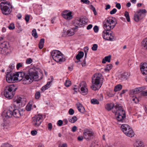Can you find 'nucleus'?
<instances>
[{
  "label": "nucleus",
  "instance_id": "f257e3e1",
  "mask_svg": "<svg viewBox=\"0 0 147 147\" xmlns=\"http://www.w3.org/2000/svg\"><path fill=\"white\" fill-rule=\"evenodd\" d=\"M40 79L38 74V71L34 68H30L28 73L24 76L23 80L24 84H29L31 83L33 81H38Z\"/></svg>",
  "mask_w": 147,
  "mask_h": 147
},
{
  "label": "nucleus",
  "instance_id": "f03ea898",
  "mask_svg": "<svg viewBox=\"0 0 147 147\" xmlns=\"http://www.w3.org/2000/svg\"><path fill=\"white\" fill-rule=\"evenodd\" d=\"M103 79V77L101 74H95L92 78V85L91 86V88L94 90H98L102 84Z\"/></svg>",
  "mask_w": 147,
  "mask_h": 147
},
{
  "label": "nucleus",
  "instance_id": "7ed1b4c3",
  "mask_svg": "<svg viewBox=\"0 0 147 147\" xmlns=\"http://www.w3.org/2000/svg\"><path fill=\"white\" fill-rule=\"evenodd\" d=\"M113 112L115 114L116 119L119 122H123V119L125 117V113L122 107H115L113 109Z\"/></svg>",
  "mask_w": 147,
  "mask_h": 147
},
{
  "label": "nucleus",
  "instance_id": "20e7f679",
  "mask_svg": "<svg viewBox=\"0 0 147 147\" xmlns=\"http://www.w3.org/2000/svg\"><path fill=\"white\" fill-rule=\"evenodd\" d=\"M115 18L109 17L105 20L103 22L105 30H111L114 28L117 23Z\"/></svg>",
  "mask_w": 147,
  "mask_h": 147
},
{
  "label": "nucleus",
  "instance_id": "39448f33",
  "mask_svg": "<svg viewBox=\"0 0 147 147\" xmlns=\"http://www.w3.org/2000/svg\"><path fill=\"white\" fill-rule=\"evenodd\" d=\"M84 24L83 21L80 18H79L75 20L73 23V25L75 27L68 30L67 32V35L69 36L73 35L75 34V30L78 28L79 27H82Z\"/></svg>",
  "mask_w": 147,
  "mask_h": 147
},
{
  "label": "nucleus",
  "instance_id": "423d86ee",
  "mask_svg": "<svg viewBox=\"0 0 147 147\" xmlns=\"http://www.w3.org/2000/svg\"><path fill=\"white\" fill-rule=\"evenodd\" d=\"M16 89L13 84L7 86L5 89L4 95L5 97L9 99L12 98Z\"/></svg>",
  "mask_w": 147,
  "mask_h": 147
},
{
  "label": "nucleus",
  "instance_id": "0eeeda50",
  "mask_svg": "<svg viewBox=\"0 0 147 147\" xmlns=\"http://www.w3.org/2000/svg\"><path fill=\"white\" fill-rule=\"evenodd\" d=\"M1 8L3 14H9L12 11V7L10 3L7 1L3 2L0 4Z\"/></svg>",
  "mask_w": 147,
  "mask_h": 147
},
{
  "label": "nucleus",
  "instance_id": "6e6552de",
  "mask_svg": "<svg viewBox=\"0 0 147 147\" xmlns=\"http://www.w3.org/2000/svg\"><path fill=\"white\" fill-rule=\"evenodd\" d=\"M121 129L123 133L128 137H132L135 135V133L132 129L127 124H122L121 126Z\"/></svg>",
  "mask_w": 147,
  "mask_h": 147
},
{
  "label": "nucleus",
  "instance_id": "1a4fd4ad",
  "mask_svg": "<svg viewBox=\"0 0 147 147\" xmlns=\"http://www.w3.org/2000/svg\"><path fill=\"white\" fill-rule=\"evenodd\" d=\"M51 55L53 59L57 62H63L65 60V58L62 56V54L60 51L58 50L53 51Z\"/></svg>",
  "mask_w": 147,
  "mask_h": 147
},
{
  "label": "nucleus",
  "instance_id": "9d476101",
  "mask_svg": "<svg viewBox=\"0 0 147 147\" xmlns=\"http://www.w3.org/2000/svg\"><path fill=\"white\" fill-rule=\"evenodd\" d=\"M42 120L43 116L39 114L35 115L32 118V123L33 125L35 127H38L40 125Z\"/></svg>",
  "mask_w": 147,
  "mask_h": 147
},
{
  "label": "nucleus",
  "instance_id": "9b49d317",
  "mask_svg": "<svg viewBox=\"0 0 147 147\" xmlns=\"http://www.w3.org/2000/svg\"><path fill=\"white\" fill-rule=\"evenodd\" d=\"M146 11L145 9H141L138 10L135 14L134 19L136 22H138L142 19V15L143 14L146 13Z\"/></svg>",
  "mask_w": 147,
  "mask_h": 147
},
{
  "label": "nucleus",
  "instance_id": "f8f14e48",
  "mask_svg": "<svg viewBox=\"0 0 147 147\" xmlns=\"http://www.w3.org/2000/svg\"><path fill=\"white\" fill-rule=\"evenodd\" d=\"M6 79L7 82L9 83H13L15 82V74L12 72L7 71L6 73Z\"/></svg>",
  "mask_w": 147,
  "mask_h": 147
},
{
  "label": "nucleus",
  "instance_id": "ddd939ff",
  "mask_svg": "<svg viewBox=\"0 0 147 147\" xmlns=\"http://www.w3.org/2000/svg\"><path fill=\"white\" fill-rule=\"evenodd\" d=\"M130 74L127 72H124L118 75L116 77V80L119 82L126 80L129 76Z\"/></svg>",
  "mask_w": 147,
  "mask_h": 147
},
{
  "label": "nucleus",
  "instance_id": "4468645a",
  "mask_svg": "<svg viewBox=\"0 0 147 147\" xmlns=\"http://www.w3.org/2000/svg\"><path fill=\"white\" fill-rule=\"evenodd\" d=\"M84 138L88 140H90L93 138L94 136V133L88 129H85L83 133Z\"/></svg>",
  "mask_w": 147,
  "mask_h": 147
},
{
  "label": "nucleus",
  "instance_id": "2eb2a0df",
  "mask_svg": "<svg viewBox=\"0 0 147 147\" xmlns=\"http://www.w3.org/2000/svg\"><path fill=\"white\" fill-rule=\"evenodd\" d=\"M80 88L81 93L83 95H86L88 93V90L86 82H81L79 85Z\"/></svg>",
  "mask_w": 147,
  "mask_h": 147
},
{
  "label": "nucleus",
  "instance_id": "dca6fc26",
  "mask_svg": "<svg viewBox=\"0 0 147 147\" xmlns=\"http://www.w3.org/2000/svg\"><path fill=\"white\" fill-rule=\"evenodd\" d=\"M13 116L16 118H19L21 117L23 114V112L22 111L16 109L15 105H13Z\"/></svg>",
  "mask_w": 147,
  "mask_h": 147
},
{
  "label": "nucleus",
  "instance_id": "f3484780",
  "mask_svg": "<svg viewBox=\"0 0 147 147\" xmlns=\"http://www.w3.org/2000/svg\"><path fill=\"white\" fill-rule=\"evenodd\" d=\"M8 43L6 42L1 43L0 45V53L4 54L7 50Z\"/></svg>",
  "mask_w": 147,
  "mask_h": 147
},
{
  "label": "nucleus",
  "instance_id": "a211bd4d",
  "mask_svg": "<svg viewBox=\"0 0 147 147\" xmlns=\"http://www.w3.org/2000/svg\"><path fill=\"white\" fill-rule=\"evenodd\" d=\"M15 81H20L22 80V82H23V80L24 78V76L25 75V74L24 72H19L15 74Z\"/></svg>",
  "mask_w": 147,
  "mask_h": 147
},
{
  "label": "nucleus",
  "instance_id": "6ab92c4d",
  "mask_svg": "<svg viewBox=\"0 0 147 147\" xmlns=\"http://www.w3.org/2000/svg\"><path fill=\"white\" fill-rule=\"evenodd\" d=\"M71 14V12H68L67 11H63L62 13V15L64 18L68 20H69L73 18V16Z\"/></svg>",
  "mask_w": 147,
  "mask_h": 147
},
{
  "label": "nucleus",
  "instance_id": "aec40b11",
  "mask_svg": "<svg viewBox=\"0 0 147 147\" xmlns=\"http://www.w3.org/2000/svg\"><path fill=\"white\" fill-rule=\"evenodd\" d=\"M71 14V12H68L67 11H63L62 13V15L64 18L68 20H69L73 18V16Z\"/></svg>",
  "mask_w": 147,
  "mask_h": 147
},
{
  "label": "nucleus",
  "instance_id": "412c9836",
  "mask_svg": "<svg viewBox=\"0 0 147 147\" xmlns=\"http://www.w3.org/2000/svg\"><path fill=\"white\" fill-rule=\"evenodd\" d=\"M13 105L9 107V110L6 112L5 115V116L6 118L11 117L13 116Z\"/></svg>",
  "mask_w": 147,
  "mask_h": 147
},
{
  "label": "nucleus",
  "instance_id": "4be33fe9",
  "mask_svg": "<svg viewBox=\"0 0 147 147\" xmlns=\"http://www.w3.org/2000/svg\"><path fill=\"white\" fill-rule=\"evenodd\" d=\"M140 70L142 74L144 75H147V63H143L140 67Z\"/></svg>",
  "mask_w": 147,
  "mask_h": 147
},
{
  "label": "nucleus",
  "instance_id": "5701e85b",
  "mask_svg": "<svg viewBox=\"0 0 147 147\" xmlns=\"http://www.w3.org/2000/svg\"><path fill=\"white\" fill-rule=\"evenodd\" d=\"M110 30H104L102 32V37L105 40H109V36L110 35V33L109 34L108 32Z\"/></svg>",
  "mask_w": 147,
  "mask_h": 147
},
{
  "label": "nucleus",
  "instance_id": "b1692460",
  "mask_svg": "<svg viewBox=\"0 0 147 147\" xmlns=\"http://www.w3.org/2000/svg\"><path fill=\"white\" fill-rule=\"evenodd\" d=\"M76 105L79 111L82 113H84L85 112V108L81 104L78 103L76 104Z\"/></svg>",
  "mask_w": 147,
  "mask_h": 147
},
{
  "label": "nucleus",
  "instance_id": "393cba45",
  "mask_svg": "<svg viewBox=\"0 0 147 147\" xmlns=\"http://www.w3.org/2000/svg\"><path fill=\"white\" fill-rule=\"evenodd\" d=\"M114 105L113 103H111L110 104H107L106 106H105V108L108 111H110L111 110V109H112V110H113V109L115 106H119V105H117L115 106V107H114Z\"/></svg>",
  "mask_w": 147,
  "mask_h": 147
},
{
  "label": "nucleus",
  "instance_id": "a878e982",
  "mask_svg": "<svg viewBox=\"0 0 147 147\" xmlns=\"http://www.w3.org/2000/svg\"><path fill=\"white\" fill-rule=\"evenodd\" d=\"M84 52L82 51H80L76 56V58L77 60L80 61V59L84 56Z\"/></svg>",
  "mask_w": 147,
  "mask_h": 147
},
{
  "label": "nucleus",
  "instance_id": "bb28decb",
  "mask_svg": "<svg viewBox=\"0 0 147 147\" xmlns=\"http://www.w3.org/2000/svg\"><path fill=\"white\" fill-rule=\"evenodd\" d=\"M111 56V55H108L107 56L105 57L104 59H103L102 61V63H105L106 61L108 62H110Z\"/></svg>",
  "mask_w": 147,
  "mask_h": 147
},
{
  "label": "nucleus",
  "instance_id": "cd10ccee",
  "mask_svg": "<svg viewBox=\"0 0 147 147\" xmlns=\"http://www.w3.org/2000/svg\"><path fill=\"white\" fill-rule=\"evenodd\" d=\"M78 119L76 116H74L72 117H69L68 118L69 121L72 123H74Z\"/></svg>",
  "mask_w": 147,
  "mask_h": 147
},
{
  "label": "nucleus",
  "instance_id": "c85d7f7f",
  "mask_svg": "<svg viewBox=\"0 0 147 147\" xmlns=\"http://www.w3.org/2000/svg\"><path fill=\"white\" fill-rule=\"evenodd\" d=\"M142 46L145 49H147V38L144 39L142 42Z\"/></svg>",
  "mask_w": 147,
  "mask_h": 147
},
{
  "label": "nucleus",
  "instance_id": "c756f323",
  "mask_svg": "<svg viewBox=\"0 0 147 147\" xmlns=\"http://www.w3.org/2000/svg\"><path fill=\"white\" fill-rule=\"evenodd\" d=\"M44 41L45 40L43 38H42L40 40L38 45L39 48L40 49H41L43 48Z\"/></svg>",
  "mask_w": 147,
  "mask_h": 147
},
{
  "label": "nucleus",
  "instance_id": "7c9ffc66",
  "mask_svg": "<svg viewBox=\"0 0 147 147\" xmlns=\"http://www.w3.org/2000/svg\"><path fill=\"white\" fill-rule=\"evenodd\" d=\"M143 145V143L141 141H138L135 143L134 146L135 147H142Z\"/></svg>",
  "mask_w": 147,
  "mask_h": 147
},
{
  "label": "nucleus",
  "instance_id": "2f4dec72",
  "mask_svg": "<svg viewBox=\"0 0 147 147\" xmlns=\"http://www.w3.org/2000/svg\"><path fill=\"white\" fill-rule=\"evenodd\" d=\"M122 88V86L121 84H119L115 86L114 88V91L115 92L121 90Z\"/></svg>",
  "mask_w": 147,
  "mask_h": 147
},
{
  "label": "nucleus",
  "instance_id": "473e14b6",
  "mask_svg": "<svg viewBox=\"0 0 147 147\" xmlns=\"http://www.w3.org/2000/svg\"><path fill=\"white\" fill-rule=\"evenodd\" d=\"M22 99L21 97L18 96L16 98L14 104H15L16 103L18 104L21 102L22 101Z\"/></svg>",
  "mask_w": 147,
  "mask_h": 147
},
{
  "label": "nucleus",
  "instance_id": "72a5a7b5",
  "mask_svg": "<svg viewBox=\"0 0 147 147\" xmlns=\"http://www.w3.org/2000/svg\"><path fill=\"white\" fill-rule=\"evenodd\" d=\"M50 84V82H48L41 89V90L42 91H43L45 90H46L49 87V86Z\"/></svg>",
  "mask_w": 147,
  "mask_h": 147
},
{
  "label": "nucleus",
  "instance_id": "f704fd0d",
  "mask_svg": "<svg viewBox=\"0 0 147 147\" xmlns=\"http://www.w3.org/2000/svg\"><path fill=\"white\" fill-rule=\"evenodd\" d=\"M112 65L111 64H109L107 65L106 67L104 69V70L106 71H110L112 68Z\"/></svg>",
  "mask_w": 147,
  "mask_h": 147
},
{
  "label": "nucleus",
  "instance_id": "c9c22d12",
  "mask_svg": "<svg viewBox=\"0 0 147 147\" xmlns=\"http://www.w3.org/2000/svg\"><path fill=\"white\" fill-rule=\"evenodd\" d=\"M32 107V104H30V102L27 105L26 107V110L28 111H30L31 110Z\"/></svg>",
  "mask_w": 147,
  "mask_h": 147
},
{
  "label": "nucleus",
  "instance_id": "e433bc0d",
  "mask_svg": "<svg viewBox=\"0 0 147 147\" xmlns=\"http://www.w3.org/2000/svg\"><path fill=\"white\" fill-rule=\"evenodd\" d=\"M124 16L126 17L127 21L128 22H129L130 21V19L128 12L125 11L124 13Z\"/></svg>",
  "mask_w": 147,
  "mask_h": 147
},
{
  "label": "nucleus",
  "instance_id": "4c0bfd02",
  "mask_svg": "<svg viewBox=\"0 0 147 147\" xmlns=\"http://www.w3.org/2000/svg\"><path fill=\"white\" fill-rule=\"evenodd\" d=\"M141 90V88H136L133 90L134 94H136L139 93Z\"/></svg>",
  "mask_w": 147,
  "mask_h": 147
},
{
  "label": "nucleus",
  "instance_id": "58836bf2",
  "mask_svg": "<svg viewBox=\"0 0 147 147\" xmlns=\"http://www.w3.org/2000/svg\"><path fill=\"white\" fill-rule=\"evenodd\" d=\"M32 35L35 38H37L38 37V36L35 29H34L32 32Z\"/></svg>",
  "mask_w": 147,
  "mask_h": 147
},
{
  "label": "nucleus",
  "instance_id": "ea45409f",
  "mask_svg": "<svg viewBox=\"0 0 147 147\" xmlns=\"http://www.w3.org/2000/svg\"><path fill=\"white\" fill-rule=\"evenodd\" d=\"M91 103L93 104H98L99 102L95 98H93L91 100Z\"/></svg>",
  "mask_w": 147,
  "mask_h": 147
},
{
  "label": "nucleus",
  "instance_id": "a19ab883",
  "mask_svg": "<svg viewBox=\"0 0 147 147\" xmlns=\"http://www.w3.org/2000/svg\"><path fill=\"white\" fill-rule=\"evenodd\" d=\"M109 40H107L112 41L115 40L114 38V35L113 33H110V35L109 36Z\"/></svg>",
  "mask_w": 147,
  "mask_h": 147
},
{
  "label": "nucleus",
  "instance_id": "79ce46f5",
  "mask_svg": "<svg viewBox=\"0 0 147 147\" xmlns=\"http://www.w3.org/2000/svg\"><path fill=\"white\" fill-rule=\"evenodd\" d=\"M40 94L39 92L38 91L36 92L35 94V98L38 99L40 96Z\"/></svg>",
  "mask_w": 147,
  "mask_h": 147
},
{
  "label": "nucleus",
  "instance_id": "37998d69",
  "mask_svg": "<svg viewBox=\"0 0 147 147\" xmlns=\"http://www.w3.org/2000/svg\"><path fill=\"white\" fill-rule=\"evenodd\" d=\"M89 49V48L88 47H86L84 48V50L85 53V58L87 57V53Z\"/></svg>",
  "mask_w": 147,
  "mask_h": 147
},
{
  "label": "nucleus",
  "instance_id": "c03bdc74",
  "mask_svg": "<svg viewBox=\"0 0 147 147\" xmlns=\"http://www.w3.org/2000/svg\"><path fill=\"white\" fill-rule=\"evenodd\" d=\"M132 100L135 103H137L139 101V99L136 97H132Z\"/></svg>",
  "mask_w": 147,
  "mask_h": 147
},
{
  "label": "nucleus",
  "instance_id": "a18cd8bd",
  "mask_svg": "<svg viewBox=\"0 0 147 147\" xmlns=\"http://www.w3.org/2000/svg\"><path fill=\"white\" fill-rule=\"evenodd\" d=\"M71 85V82L69 80H66L65 85L66 87H69Z\"/></svg>",
  "mask_w": 147,
  "mask_h": 147
},
{
  "label": "nucleus",
  "instance_id": "49530a36",
  "mask_svg": "<svg viewBox=\"0 0 147 147\" xmlns=\"http://www.w3.org/2000/svg\"><path fill=\"white\" fill-rule=\"evenodd\" d=\"M98 48V45L96 44H94L93 47H92V49L93 51H96L97 50Z\"/></svg>",
  "mask_w": 147,
  "mask_h": 147
},
{
  "label": "nucleus",
  "instance_id": "de8ad7c7",
  "mask_svg": "<svg viewBox=\"0 0 147 147\" xmlns=\"http://www.w3.org/2000/svg\"><path fill=\"white\" fill-rule=\"evenodd\" d=\"M32 59L30 58H29L26 60V63L27 64H30L32 63Z\"/></svg>",
  "mask_w": 147,
  "mask_h": 147
},
{
  "label": "nucleus",
  "instance_id": "09e8293b",
  "mask_svg": "<svg viewBox=\"0 0 147 147\" xmlns=\"http://www.w3.org/2000/svg\"><path fill=\"white\" fill-rule=\"evenodd\" d=\"M70 115H73L74 113V111L72 109H70L68 111Z\"/></svg>",
  "mask_w": 147,
  "mask_h": 147
},
{
  "label": "nucleus",
  "instance_id": "8fccbe9b",
  "mask_svg": "<svg viewBox=\"0 0 147 147\" xmlns=\"http://www.w3.org/2000/svg\"><path fill=\"white\" fill-rule=\"evenodd\" d=\"M63 123V121L61 120H59L57 122V125L59 126H62Z\"/></svg>",
  "mask_w": 147,
  "mask_h": 147
},
{
  "label": "nucleus",
  "instance_id": "3c124183",
  "mask_svg": "<svg viewBox=\"0 0 147 147\" xmlns=\"http://www.w3.org/2000/svg\"><path fill=\"white\" fill-rule=\"evenodd\" d=\"M81 1L84 3L89 4L90 3V1L88 0H81Z\"/></svg>",
  "mask_w": 147,
  "mask_h": 147
},
{
  "label": "nucleus",
  "instance_id": "603ef678",
  "mask_svg": "<svg viewBox=\"0 0 147 147\" xmlns=\"http://www.w3.org/2000/svg\"><path fill=\"white\" fill-rule=\"evenodd\" d=\"M117 11V10L115 8L113 9L110 12V13L111 14H113L115 13Z\"/></svg>",
  "mask_w": 147,
  "mask_h": 147
},
{
  "label": "nucleus",
  "instance_id": "864d4df0",
  "mask_svg": "<svg viewBox=\"0 0 147 147\" xmlns=\"http://www.w3.org/2000/svg\"><path fill=\"white\" fill-rule=\"evenodd\" d=\"M93 29L94 32L96 33L98 32V27L97 26H94L93 28Z\"/></svg>",
  "mask_w": 147,
  "mask_h": 147
},
{
  "label": "nucleus",
  "instance_id": "5fc2aeb1",
  "mask_svg": "<svg viewBox=\"0 0 147 147\" xmlns=\"http://www.w3.org/2000/svg\"><path fill=\"white\" fill-rule=\"evenodd\" d=\"M10 30H13L14 29L15 26L13 24H11L8 27Z\"/></svg>",
  "mask_w": 147,
  "mask_h": 147
},
{
  "label": "nucleus",
  "instance_id": "6e6d98bb",
  "mask_svg": "<svg viewBox=\"0 0 147 147\" xmlns=\"http://www.w3.org/2000/svg\"><path fill=\"white\" fill-rule=\"evenodd\" d=\"M22 66V63H18L16 66V68L17 69L20 68V67H21Z\"/></svg>",
  "mask_w": 147,
  "mask_h": 147
},
{
  "label": "nucleus",
  "instance_id": "4d7b16f0",
  "mask_svg": "<svg viewBox=\"0 0 147 147\" xmlns=\"http://www.w3.org/2000/svg\"><path fill=\"white\" fill-rule=\"evenodd\" d=\"M48 127L49 130H51L52 127V125L51 123H49L48 125Z\"/></svg>",
  "mask_w": 147,
  "mask_h": 147
},
{
  "label": "nucleus",
  "instance_id": "13d9d810",
  "mask_svg": "<svg viewBox=\"0 0 147 147\" xmlns=\"http://www.w3.org/2000/svg\"><path fill=\"white\" fill-rule=\"evenodd\" d=\"M25 19L26 22H28L30 19V16L29 15H26V16Z\"/></svg>",
  "mask_w": 147,
  "mask_h": 147
},
{
  "label": "nucleus",
  "instance_id": "bf43d9fd",
  "mask_svg": "<svg viewBox=\"0 0 147 147\" xmlns=\"http://www.w3.org/2000/svg\"><path fill=\"white\" fill-rule=\"evenodd\" d=\"M141 93L143 96H147V90L142 92Z\"/></svg>",
  "mask_w": 147,
  "mask_h": 147
},
{
  "label": "nucleus",
  "instance_id": "052dcab7",
  "mask_svg": "<svg viewBox=\"0 0 147 147\" xmlns=\"http://www.w3.org/2000/svg\"><path fill=\"white\" fill-rule=\"evenodd\" d=\"M116 3V4L115 6L118 9H120L121 8V5L119 3Z\"/></svg>",
  "mask_w": 147,
  "mask_h": 147
},
{
  "label": "nucleus",
  "instance_id": "680f3d73",
  "mask_svg": "<svg viewBox=\"0 0 147 147\" xmlns=\"http://www.w3.org/2000/svg\"><path fill=\"white\" fill-rule=\"evenodd\" d=\"M37 133V131L36 130L32 131H31V134L32 135H35Z\"/></svg>",
  "mask_w": 147,
  "mask_h": 147
},
{
  "label": "nucleus",
  "instance_id": "e2e57ef3",
  "mask_svg": "<svg viewBox=\"0 0 147 147\" xmlns=\"http://www.w3.org/2000/svg\"><path fill=\"white\" fill-rule=\"evenodd\" d=\"M127 90H123L120 93V95L121 96H122V95L124 94L126 92H127Z\"/></svg>",
  "mask_w": 147,
  "mask_h": 147
},
{
  "label": "nucleus",
  "instance_id": "0e129e2a",
  "mask_svg": "<svg viewBox=\"0 0 147 147\" xmlns=\"http://www.w3.org/2000/svg\"><path fill=\"white\" fill-rule=\"evenodd\" d=\"M77 129V128L76 126H74V127H73L71 131L73 132H75L76 131Z\"/></svg>",
  "mask_w": 147,
  "mask_h": 147
},
{
  "label": "nucleus",
  "instance_id": "69168bd1",
  "mask_svg": "<svg viewBox=\"0 0 147 147\" xmlns=\"http://www.w3.org/2000/svg\"><path fill=\"white\" fill-rule=\"evenodd\" d=\"M2 147H12V146L9 144H5Z\"/></svg>",
  "mask_w": 147,
  "mask_h": 147
},
{
  "label": "nucleus",
  "instance_id": "338daca9",
  "mask_svg": "<svg viewBox=\"0 0 147 147\" xmlns=\"http://www.w3.org/2000/svg\"><path fill=\"white\" fill-rule=\"evenodd\" d=\"M92 27V24H89L87 26L86 28L87 30H89L91 29Z\"/></svg>",
  "mask_w": 147,
  "mask_h": 147
},
{
  "label": "nucleus",
  "instance_id": "774afa93",
  "mask_svg": "<svg viewBox=\"0 0 147 147\" xmlns=\"http://www.w3.org/2000/svg\"><path fill=\"white\" fill-rule=\"evenodd\" d=\"M83 138H84L83 136H79L78 138V140L79 141H82L83 140Z\"/></svg>",
  "mask_w": 147,
  "mask_h": 147
}]
</instances>
